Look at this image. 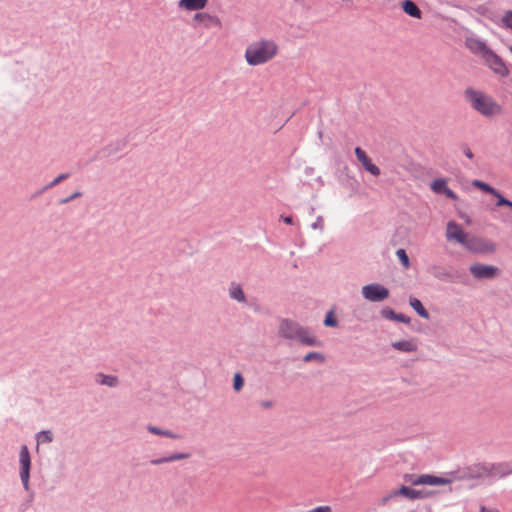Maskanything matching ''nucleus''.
Here are the masks:
<instances>
[{
  "instance_id": "obj_1",
  "label": "nucleus",
  "mask_w": 512,
  "mask_h": 512,
  "mask_svg": "<svg viewBox=\"0 0 512 512\" xmlns=\"http://www.w3.org/2000/svg\"><path fill=\"white\" fill-rule=\"evenodd\" d=\"M464 98L474 111L484 117L493 118L502 114V106L492 96L481 90L468 87L464 91Z\"/></svg>"
},
{
  "instance_id": "obj_2",
  "label": "nucleus",
  "mask_w": 512,
  "mask_h": 512,
  "mask_svg": "<svg viewBox=\"0 0 512 512\" xmlns=\"http://www.w3.org/2000/svg\"><path fill=\"white\" fill-rule=\"evenodd\" d=\"M278 54V45L271 39L252 42L245 50V60L251 66L263 65Z\"/></svg>"
},
{
  "instance_id": "obj_3",
  "label": "nucleus",
  "mask_w": 512,
  "mask_h": 512,
  "mask_svg": "<svg viewBox=\"0 0 512 512\" xmlns=\"http://www.w3.org/2000/svg\"><path fill=\"white\" fill-rule=\"evenodd\" d=\"M279 333L285 338L297 339L305 345L316 346L319 344L317 340L310 335L307 329L291 320L285 319L281 321L279 325Z\"/></svg>"
},
{
  "instance_id": "obj_4",
  "label": "nucleus",
  "mask_w": 512,
  "mask_h": 512,
  "mask_svg": "<svg viewBox=\"0 0 512 512\" xmlns=\"http://www.w3.org/2000/svg\"><path fill=\"white\" fill-rule=\"evenodd\" d=\"M481 50V56L489 68L497 75L506 77L509 75V70L504 61L492 50H490L484 43H478Z\"/></svg>"
},
{
  "instance_id": "obj_5",
  "label": "nucleus",
  "mask_w": 512,
  "mask_h": 512,
  "mask_svg": "<svg viewBox=\"0 0 512 512\" xmlns=\"http://www.w3.org/2000/svg\"><path fill=\"white\" fill-rule=\"evenodd\" d=\"M464 247L474 253H492L496 249L493 242L475 236H469Z\"/></svg>"
},
{
  "instance_id": "obj_6",
  "label": "nucleus",
  "mask_w": 512,
  "mask_h": 512,
  "mask_svg": "<svg viewBox=\"0 0 512 512\" xmlns=\"http://www.w3.org/2000/svg\"><path fill=\"white\" fill-rule=\"evenodd\" d=\"M362 294L369 301L379 302L388 298L389 290L380 284L374 283L363 286Z\"/></svg>"
},
{
  "instance_id": "obj_7",
  "label": "nucleus",
  "mask_w": 512,
  "mask_h": 512,
  "mask_svg": "<svg viewBox=\"0 0 512 512\" xmlns=\"http://www.w3.org/2000/svg\"><path fill=\"white\" fill-rule=\"evenodd\" d=\"M406 481L411 483L412 485H429V486H439V485H447L451 481L447 478L438 477L430 474H423L420 476L409 475L406 476Z\"/></svg>"
},
{
  "instance_id": "obj_8",
  "label": "nucleus",
  "mask_w": 512,
  "mask_h": 512,
  "mask_svg": "<svg viewBox=\"0 0 512 512\" xmlns=\"http://www.w3.org/2000/svg\"><path fill=\"white\" fill-rule=\"evenodd\" d=\"M468 237L469 235L461 228L459 224L454 221L447 223L446 238L448 241H455L464 247Z\"/></svg>"
},
{
  "instance_id": "obj_9",
  "label": "nucleus",
  "mask_w": 512,
  "mask_h": 512,
  "mask_svg": "<svg viewBox=\"0 0 512 512\" xmlns=\"http://www.w3.org/2000/svg\"><path fill=\"white\" fill-rule=\"evenodd\" d=\"M398 495L404 496L408 499H422L432 495V492H424L421 490H416L407 486H401L398 490L391 492L387 497L383 499V502L388 501L389 499L396 497Z\"/></svg>"
},
{
  "instance_id": "obj_10",
  "label": "nucleus",
  "mask_w": 512,
  "mask_h": 512,
  "mask_svg": "<svg viewBox=\"0 0 512 512\" xmlns=\"http://www.w3.org/2000/svg\"><path fill=\"white\" fill-rule=\"evenodd\" d=\"M471 274L477 279H492L499 274V269L492 265L476 263L470 267Z\"/></svg>"
},
{
  "instance_id": "obj_11",
  "label": "nucleus",
  "mask_w": 512,
  "mask_h": 512,
  "mask_svg": "<svg viewBox=\"0 0 512 512\" xmlns=\"http://www.w3.org/2000/svg\"><path fill=\"white\" fill-rule=\"evenodd\" d=\"M355 155L362 166L374 176L380 175V169L371 162L364 150L360 147L355 148Z\"/></svg>"
},
{
  "instance_id": "obj_12",
  "label": "nucleus",
  "mask_w": 512,
  "mask_h": 512,
  "mask_svg": "<svg viewBox=\"0 0 512 512\" xmlns=\"http://www.w3.org/2000/svg\"><path fill=\"white\" fill-rule=\"evenodd\" d=\"M208 0H180L178 7L186 11H197L206 7Z\"/></svg>"
},
{
  "instance_id": "obj_13",
  "label": "nucleus",
  "mask_w": 512,
  "mask_h": 512,
  "mask_svg": "<svg viewBox=\"0 0 512 512\" xmlns=\"http://www.w3.org/2000/svg\"><path fill=\"white\" fill-rule=\"evenodd\" d=\"M392 347L402 352H414L418 349V344L415 339H409L393 342Z\"/></svg>"
},
{
  "instance_id": "obj_14",
  "label": "nucleus",
  "mask_w": 512,
  "mask_h": 512,
  "mask_svg": "<svg viewBox=\"0 0 512 512\" xmlns=\"http://www.w3.org/2000/svg\"><path fill=\"white\" fill-rule=\"evenodd\" d=\"M194 20L202 22L205 25V27H210L211 25L219 26L221 24L219 18H217L216 16H212L205 12L195 14Z\"/></svg>"
},
{
  "instance_id": "obj_15",
  "label": "nucleus",
  "mask_w": 512,
  "mask_h": 512,
  "mask_svg": "<svg viewBox=\"0 0 512 512\" xmlns=\"http://www.w3.org/2000/svg\"><path fill=\"white\" fill-rule=\"evenodd\" d=\"M403 11L411 17L416 19H420L422 16L421 10L418 6L411 0H405L402 2Z\"/></svg>"
},
{
  "instance_id": "obj_16",
  "label": "nucleus",
  "mask_w": 512,
  "mask_h": 512,
  "mask_svg": "<svg viewBox=\"0 0 512 512\" xmlns=\"http://www.w3.org/2000/svg\"><path fill=\"white\" fill-rule=\"evenodd\" d=\"M381 313H382L383 317H385L386 319H390V320H394V321H398V322H402V323H406V324L410 323L409 317H407L404 314L395 313L393 310H391L389 308L383 309Z\"/></svg>"
},
{
  "instance_id": "obj_17",
  "label": "nucleus",
  "mask_w": 512,
  "mask_h": 512,
  "mask_svg": "<svg viewBox=\"0 0 512 512\" xmlns=\"http://www.w3.org/2000/svg\"><path fill=\"white\" fill-rule=\"evenodd\" d=\"M492 474L499 477H505L512 474V466L509 463H499L492 467Z\"/></svg>"
},
{
  "instance_id": "obj_18",
  "label": "nucleus",
  "mask_w": 512,
  "mask_h": 512,
  "mask_svg": "<svg viewBox=\"0 0 512 512\" xmlns=\"http://www.w3.org/2000/svg\"><path fill=\"white\" fill-rule=\"evenodd\" d=\"M409 303H410V306L419 314V316H421L422 318H425V319L429 318V313L423 307L420 300L412 297V298H410Z\"/></svg>"
},
{
  "instance_id": "obj_19",
  "label": "nucleus",
  "mask_w": 512,
  "mask_h": 512,
  "mask_svg": "<svg viewBox=\"0 0 512 512\" xmlns=\"http://www.w3.org/2000/svg\"><path fill=\"white\" fill-rule=\"evenodd\" d=\"M96 381L101 385H107L109 387H114L117 385L118 380L115 376L98 374L96 376Z\"/></svg>"
},
{
  "instance_id": "obj_20",
  "label": "nucleus",
  "mask_w": 512,
  "mask_h": 512,
  "mask_svg": "<svg viewBox=\"0 0 512 512\" xmlns=\"http://www.w3.org/2000/svg\"><path fill=\"white\" fill-rule=\"evenodd\" d=\"M446 188H447V180L446 179L438 178V179H435L431 183V190L434 193L442 194Z\"/></svg>"
},
{
  "instance_id": "obj_21",
  "label": "nucleus",
  "mask_w": 512,
  "mask_h": 512,
  "mask_svg": "<svg viewBox=\"0 0 512 512\" xmlns=\"http://www.w3.org/2000/svg\"><path fill=\"white\" fill-rule=\"evenodd\" d=\"M19 461L21 468H30L31 461H30V455L28 448L26 446H23L21 448L20 454H19Z\"/></svg>"
},
{
  "instance_id": "obj_22",
  "label": "nucleus",
  "mask_w": 512,
  "mask_h": 512,
  "mask_svg": "<svg viewBox=\"0 0 512 512\" xmlns=\"http://www.w3.org/2000/svg\"><path fill=\"white\" fill-rule=\"evenodd\" d=\"M230 296L240 302L245 301V295L243 290L239 285L233 284L230 288Z\"/></svg>"
},
{
  "instance_id": "obj_23",
  "label": "nucleus",
  "mask_w": 512,
  "mask_h": 512,
  "mask_svg": "<svg viewBox=\"0 0 512 512\" xmlns=\"http://www.w3.org/2000/svg\"><path fill=\"white\" fill-rule=\"evenodd\" d=\"M188 457H189V455L188 454H184V453L173 454V455H171L169 457H166V458H163V459L153 460L152 463L153 464H160V463H164V462H172V461H176V460L186 459Z\"/></svg>"
},
{
  "instance_id": "obj_24",
  "label": "nucleus",
  "mask_w": 512,
  "mask_h": 512,
  "mask_svg": "<svg viewBox=\"0 0 512 512\" xmlns=\"http://www.w3.org/2000/svg\"><path fill=\"white\" fill-rule=\"evenodd\" d=\"M472 185L476 188H479L481 189L482 191L486 192V193H489V194H492V193H496V189L493 188L492 186L480 181V180H474L472 182Z\"/></svg>"
},
{
  "instance_id": "obj_25",
  "label": "nucleus",
  "mask_w": 512,
  "mask_h": 512,
  "mask_svg": "<svg viewBox=\"0 0 512 512\" xmlns=\"http://www.w3.org/2000/svg\"><path fill=\"white\" fill-rule=\"evenodd\" d=\"M396 255L398 257V259L400 260V262L402 263V265L405 267V268H409L410 266V261H409V258H408V255L407 253L405 252L404 249H398L396 251Z\"/></svg>"
},
{
  "instance_id": "obj_26",
  "label": "nucleus",
  "mask_w": 512,
  "mask_h": 512,
  "mask_svg": "<svg viewBox=\"0 0 512 512\" xmlns=\"http://www.w3.org/2000/svg\"><path fill=\"white\" fill-rule=\"evenodd\" d=\"M30 468H21L20 478L25 490L29 489Z\"/></svg>"
},
{
  "instance_id": "obj_27",
  "label": "nucleus",
  "mask_w": 512,
  "mask_h": 512,
  "mask_svg": "<svg viewBox=\"0 0 512 512\" xmlns=\"http://www.w3.org/2000/svg\"><path fill=\"white\" fill-rule=\"evenodd\" d=\"M38 442L50 443L53 440V435L50 431H41L37 437Z\"/></svg>"
},
{
  "instance_id": "obj_28",
  "label": "nucleus",
  "mask_w": 512,
  "mask_h": 512,
  "mask_svg": "<svg viewBox=\"0 0 512 512\" xmlns=\"http://www.w3.org/2000/svg\"><path fill=\"white\" fill-rule=\"evenodd\" d=\"M303 360L305 362H309V361H312V360H318L320 362H323L324 361V356L318 352H309L307 353Z\"/></svg>"
},
{
  "instance_id": "obj_29",
  "label": "nucleus",
  "mask_w": 512,
  "mask_h": 512,
  "mask_svg": "<svg viewBox=\"0 0 512 512\" xmlns=\"http://www.w3.org/2000/svg\"><path fill=\"white\" fill-rule=\"evenodd\" d=\"M491 195L498 199L497 206H508L512 208V202L504 198L497 190L496 193H492Z\"/></svg>"
},
{
  "instance_id": "obj_30",
  "label": "nucleus",
  "mask_w": 512,
  "mask_h": 512,
  "mask_svg": "<svg viewBox=\"0 0 512 512\" xmlns=\"http://www.w3.org/2000/svg\"><path fill=\"white\" fill-rule=\"evenodd\" d=\"M501 21L506 28L512 30V11H506Z\"/></svg>"
},
{
  "instance_id": "obj_31",
  "label": "nucleus",
  "mask_w": 512,
  "mask_h": 512,
  "mask_svg": "<svg viewBox=\"0 0 512 512\" xmlns=\"http://www.w3.org/2000/svg\"><path fill=\"white\" fill-rule=\"evenodd\" d=\"M244 385V380H243V377L241 376V374L239 373H236L234 375V381H233V387L236 391H239L242 389Z\"/></svg>"
},
{
  "instance_id": "obj_32",
  "label": "nucleus",
  "mask_w": 512,
  "mask_h": 512,
  "mask_svg": "<svg viewBox=\"0 0 512 512\" xmlns=\"http://www.w3.org/2000/svg\"><path fill=\"white\" fill-rule=\"evenodd\" d=\"M324 324L326 326H331V327H334L337 325V320L335 319V317L333 316L332 312H329L324 320Z\"/></svg>"
},
{
  "instance_id": "obj_33",
  "label": "nucleus",
  "mask_w": 512,
  "mask_h": 512,
  "mask_svg": "<svg viewBox=\"0 0 512 512\" xmlns=\"http://www.w3.org/2000/svg\"><path fill=\"white\" fill-rule=\"evenodd\" d=\"M68 174H60L58 177H56L46 188H51L62 182L63 180L68 178Z\"/></svg>"
},
{
  "instance_id": "obj_34",
  "label": "nucleus",
  "mask_w": 512,
  "mask_h": 512,
  "mask_svg": "<svg viewBox=\"0 0 512 512\" xmlns=\"http://www.w3.org/2000/svg\"><path fill=\"white\" fill-rule=\"evenodd\" d=\"M442 194H444L447 198L452 199V200L458 199L456 193L448 187L444 190V192Z\"/></svg>"
},
{
  "instance_id": "obj_35",
  "label": "nucleus",
  "mask_w": 512,
  "mask_h": 512,
  "mask_svg": "<svg viewBox=\"0 0 512 512\" xmlns=\"http://www.w3.org/2000/svg\"><path fill=\"white\" fill-rule=\"evenodd\" d=\"M309 512H332V508L328 505L318 506Z\"/></svg>"
},
{
  "instance_id": "obj_36",
  "label": "nucleus",
  "mask_w": 512,
  "mask_h": 512,
  "mask_svg": "<svg viewBox=\"0 0 512 512\" xmlns=\"http://www.w3.org/2000/svg\"><path fill=\"white\" fill-rule=\"evenodd\" d=\"M148 430L153 433V434H156V435H160V436H163V431L164 430H161L155 426H148Z\"/></svg>"
},
{
  "instance_id": "obj_37",
  "label": "nucleus",
  "mask_w": 512,
  "mask_h": 512,
  "mask_svg": "<svg viewBox=\"0 0 512 512\" xmlns=\"http://www.w3.org/2000/svg\"><path fill=\"white\" fill-rule=\"evenodd\" d=\"M478 43H481L480 41H473L472 44H470V48L476 52V53H481V50L479 49V45Z\"/></svg>"
},
{
  "instance_id": "obj_38",
  "label": "nucleus",
  "mask_w": 512,
  "mask_h": 512,
  "mask_svg": "<svg viewBox=\"0 0 512 512\" xmlns=\"http://www.w3.org/2000/svg\"><path fill=\"white\" fill-rule=\"evenodd\" d=\"M81 196V193L80 192H76L74 194H72L71 196H69L68 198H65L61 201V203H68L70 202L71 200L75 199L76 197H79Z\"/></svg>"
},
{
  "instance_id": "obj_39",
  "label": "nucleus",
  "mask_w": 512,
  "mask_h": 512,
  "mask_svg": "<svg viewBox=\"0 0 512 512\" xmlns=\"http://www.w3.org/2000/svg\"><path fill=\"white\" fill-rule=\"evenodd\" d=\"M463 152H464V154H465L468 158H470V159H472V158H473V153H472V151L470 150V148L465 147V148H464V150H463Z\"/></svg>"
},
{
  "instance_id": "obj_40",
  "label": "nucleus",
  "mask_w": 512,
  "mask_h": 512,
  "mask_svg": "<svg viewBox=\"0 0 512 512\" xmlns=\"http://www.w3.org/2000/svg\"><path fill=\"white\" fill-rule=\"evenodd\" d=\"M163 436L169 437V438H178L177 435L171 433L170 431H163Z\"/></svg>"
},
{
  "instance_id": "obj_41",
  "label": "nucleus",
  "mask_w": 512,
  "mask_h": 512,
  "mask_svg": "<svg viewBox=\"0 0 512 512\" xmlns=\"http://www.w3.org/2000/svg\"><path fill=\"white\" fill-rule=\"evenodd\" d=\"M481 512H500L499 510L495 509V508H486V507H482L481 508Z\"/></svg>"
},
{
  "instance_id": "obj_42",
  "label": "nucleus",
  "mask_w": 512,
  "mask_h": 512,
  "mask_svg": "<svg viewBox=\"0 0 512 512\" xmlns=\"http://www.w3.org/2000/svg\"><path fill=\"white\" fill-rule=\"evenodd\" d=\"M261 406L264 408H270L272 406V403L270 401H263L261 402Z\"/></svg>"
},
{
  "instance_id": "obj_43",
  "label": "nucleus",
  "mask_w": 512,
  "mask_h": 512,
  "mask_svg": "<svg viewBox=\"0 0 512 512\" xmlns=\"http://www.w3.org/2000/svg\"><path fill=\"white\" fill-rule=\"evenodd\" d=\"M282 219H283L284 223L292 224V217L286 216V217H283Z\"/></svg>"
}]
</instances>
